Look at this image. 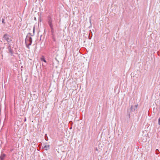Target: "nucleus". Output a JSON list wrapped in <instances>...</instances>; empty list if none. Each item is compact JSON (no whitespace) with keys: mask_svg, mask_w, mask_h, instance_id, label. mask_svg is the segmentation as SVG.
<instances>
[{"mask_svg":"<svg viewBox=\"0 0 160 160\" xmlns=\"http://www.w3.org/2000/svg\"><path fill=\"white\" fill-rule=\"evenodd\" d=\"M3 37L8 43L11 42L12 41V37L7 34H4Z\"/></svg>","mask_w":160,"mask_h":160,"instance_id":"nucleus-1","label":"nucleus"},{"mask_svg":"<svg viewBox=\"0 0 160 160\" xmlns=\"http://www.w3.org/2000/svg\"><path fill=\"white\" fill-rule=\"evenodd\" d=\"M5 157V154H2L0 156V160H3Z\"/></svg>","mask_w":160,"mask_h":160,"instance_id":"nucleus-2","label":"nucleus"},{"mask_svg":"<svg viewBox=\"0 0 160 160\" xmlns=\"http://www.w3.org/2000/svg\"><path fill=\"white\" fill-rule=\"evenodd\" d=\"M44 148L46 150H48L49 149V145H47V146H45L44 147Z\"/></svg>","mask_w":160,"mask_h":160,"instance_id":"nucleus-3","label":"nucleus"},{"mask_svg":"<svg viewBox=\"0 0 160 160\" xmlns=\"http://www.w3.org/2000/svg\"><path fill=\"white\" fill-rule=\"evenodd\" d=\"M41 60L42 61H43V62H46V60H45V59L44 57V56H42V58H41Z\"/></svg>","mask_w":160,"mask_h":160,"instance_id":"nucleus-4","label":"nucleus"},{"mask_svg":"<svg viewBox=\"0 0 160 160\" xmlns=\"http://www.w3.org/2000/svg\"><path fill=\"white\" fill-rule=\"evenodd\" d=\"M49 25L52 29V24L51 22H49Z\"/></svg>","mask_w":160,"mask_h":160,"instance_id":"nucleus-5","label":"nucleus"},{"mask_svg":"<svg viewBox=\"0 0 160 160\" xmlns=\"http://www.w3.org/2000/svg\"><path fill=\"white\" fill-rule=\"evenodd\" d=\"M35 26L34 25V26H33V34H34L35 33Z\"/></svg>","mask_w":160,"mask_h":160,"instance_id":"nucleus-6","label":"nucleus"},{"mask_svg":"<svg viewBox=\"0 0 160 160\" xmlns=\"http://www.w3.org/2000/svg\"><path fill=\"white\" fill-rule=\"evenodd\" d=\"M158 124L160 125V118L158 119Z\"/></svg>","mask_w":160,"mask_h":160,"instance_id":"nucleus-7","label":"nucleus"},{"mask_svg":"<svg viewBox=\"0 0 160 160\" xmlns=\"http://www.w3.org/2000/svg\"><path fill=\"white\" fill-rule=\"evenodd\" d=\"M4 19H2V22L3 23H4Z\"/></svg>","mask_w":160,"mask_h":160,"instance_id":"nucleus-8","label":"nucleus"},{"mask_svg":"<svg viewBox=\"0 0 160 160\" xmlns=\"http://www.w3.org/2000/svg\"><path fill=\"white\" fill-rule=\"evenodd\" d=\"M34 19L35 20H36V18L34 17Z\"/></svg>","mask_w":160,"mask_h":160,"instance_id":"nucleus-9","label":"nucleus"},{"mask_svg":"<svg viewBox=\"0 0 160 160\" xmlns=\"http://www.w3.org/2000/svg\"><path fill=\"white\" fill-rule=\"evenodd\" d=\"M26 119H25V120H24V121H26Z\"/></svg>","mask_w":160,"mask_h":160,"instance_id":"nucleus-10","label":"nucleus"}]
</instances>
